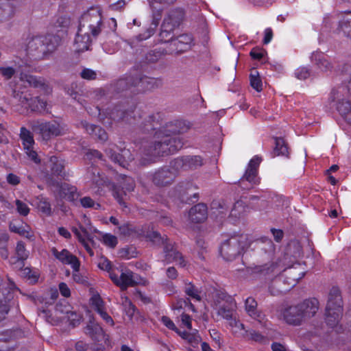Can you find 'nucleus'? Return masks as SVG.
Wrapping results in <instances>:
<instances>
[{
  "instance_id": "nucleus-1",
  "label": "nucleus",
  "mask_w": 351,
  "mask_h": 351,
  "mask_svg": "<svg viewBox=\"0 0 351 351\" xmlns=\"http://www.w3.org/2000/svg\"><path fill=\"white\" fill-rule=\"evenodd\" d=\"M102 19L99 6L92 7L82 15L74 42L75 51L81 52L89 49L93 38L101 32Z\"/></svg>"
},
{
  "instance_id": "nucleus-2",
  "label": "nucleus",
  "mask_w": 351,
  "mask_h": 351,
  "mask_svg": "<svg viewBox=\"0 0 351 351\" xmlns=\"http://www.w3.org/2000/svg\"><path fill=\"white\" fill-rule=\"evenodd\" d=\"M213 309L218 315L228 321V326L232 335L237 337H244L248 335V330L244 325L236 317H232V299L226 293L215 291L213 295L211 303Z\"/></svg>"
},
{
  "instance_id": "nucleus-3",
  "label": "nucleus",
  "mask_w": 351,
  "mask_h": 351,
  "mask_svg": "<svg viewBox=\"0 0 351 351\" xmlns=\"http://www.w3.org/2000/svg\"><path fill=\"white\" fill-rule=\"evenodd\" d=\"M343 312V302L341 292L338 287L332 286L330 289V338L332 341L337 340L334 338V332L338 335L344 331L342 325L339 324Z\"/></svg>"
},
{
  "instance_id": "nucleus-4",
  "label": "nucleus",
  "mask_w": 351,
  "mask_h": 351,
  "mask_svg": "<svg viewBox=\"0 0 351 351\" xmlns=\"http://www.w3.org/2000/svg\"><path fill=\"white\" fill-rule=\"evenodd\" d=\"M182 147L180 140L176 137L165 135L161 131L156 133V141L151 153L153 155L160 156L176 152Z\"/></svg>"
},
{
  "instance_id": "nucleus-5",
  "label": "nucleus",
  "mask_w": 351,
  "mask_h": 351,
  "mask_svg": "<svg viewBox=\"0 0 351 351\" xmlns=\"http://www.w3.org/2000/svg\"><path fill=\"white\" fill-rule=\"evenodd\" d=\"M245 235H234L226 240L220 247V254L227 261L234 260L244 250L247 245Z\"/></svg>"
},
{
  "instance_id": "nucleus-6",
  "label": "nucleus",
  "mask_w": 351,
  "mask_h": 351,
  "mask_svg": "<svg viewBox=\"0 0 351 351\" xmlns=\"http://www.w3.org/2000/svg\"><path fill=\"white\" fill-rule=\"evenodd\" d=\"M78 228L73 227L72 231L78 241L84 245L90 256H93V252L89 247L88 241H91V233L95 231L91 226L90 219L86 216H82L77 222Z\"/></svg>"
},
{
  "instance_id": "nucleus-7",
  "label": "nucleus",
  "mask_w": 351,
  "mask_h": 351,
  "mask_svg": "<svg viewBox=\"0 0 351 351\" xmlns=\"http://www.w3.org/2000/svg\"><path fill=\"white\" fill-rule=\"evenodd\" d=\"M14 98L23 108L22 112L30 109L32 111L43 112L47 109L46 101L38 97L32 98L27 92H14Z\"/></svg>"
},
{
  "instance_id": "nucleus-8",
  "label": "nucleus",
  "mask_w": 351,
  "mask_h": 351,
  "mask_svg": "<svg viewBox=\"0 0 351 351\" xmlns=\"http://www.w3.org/2000/svg\"><path fill=\"white\" fill-rule=\"evenodd\" d=\"M146 237L152 242L159 244L160 242L165 243V252L166 254V259L168 262L176 261L181 267H184V260L181 254L173 248L171 243H167V239L161 238L160 234L156 232H152L146 235Z\"/></svg>"
},
{
  "instance_id": "nucleus-9",
  "label": "nucleus",
  "mask_w": 351,
  "mask_h": 351,
  "mask_svg": "<svg viewBox=\"0 0 351 351\" xmlns=\"http://www.w3.org/2000/svg\"><path fill=\"white\" fill-rule=\"evenodd\" d=\"M176 1V0H152L150 2V6L153 11L152 25H154V27L149 28L146 35L141 36V40H145L154 34L155 29L158 26L160 20V11Z\"/></svg>"
},
{
  "instance_id": "nucleus-10",
  "label": "nucleus",
  "mask_w": 351,
  "mask_h": 351,
  "mask_svg": "<svg viewBox=\"0 0 351 351\" xmlns=\"http://www.w3.org/2000/svg\"><path fill=\"white\" fill-rule=\"evenodd\" d=\"M278 317L289 325L300 326L304 323L298 305L282 308Z\"/></svg>"
},
{
  "instance_id": "nucleus-11",
  "label": "nucleus",
  "mask_w": 351,
  "mask_h": 351,
  "mask_svg": "<svg viewBox=\"0 0 351 351\" xmlns=\"http://www.w3.org/2000/svg\"><path fill=\"white\" fill-rule=\"evenodd\" d=\"M20 138L27 156L35 163H39L40 158L34 150V140L32 132L25 128H21Z\"/></svg>"
},
{
  "instance_id": "nucleus-12",
  "label": "nucleus",
  "mask_w": 351,
  "mask_h": 351,
  "mask_svg": "<svg viewBox=\"0 0 351 351\" xmlns=\"http://www.w3.org/2000/svg\"><path fill=\"white\" fill-rule=\"evenodd\" d=\"M45 39L42 36L29 38L27 40L25 48L27 53L35 56L36 58H42L46 52V47L44 43Z\"/></svg>"
},
{
  "instance_id": "nucleus-13",
  "label": "nucleus",
  "mask_w": 351,
  "mask_h": 351,
  "mask_svg": "<svg viewBox=\"0 0 351 351\" xmlns=\"http://www.w3.org/2000/svg\"><path fill=\"white\" fill-rule=\"evenodd\" d=\"M110 277L111 280L122 289H125L128 287L141 283L137 275L128 270L123 271L119 277L112 272H110Z\"/></svg>"
},
{
  "instance_id": "nucleus-14",
  "label": "nucleus",
  "mask_w": 351,
  "mask_h": 351,
  "mask_svg": "<svg viewBox=\"0 0 351 351\" xmlns=\"http://www.w3.org/2000/svg\"><path fill=\"white\" fill-rule=\"evenodd\" d=\"M304 322L315 315L319 310V302L315 298L304 300L298 304Z\"/></svg>"
},
{
  "instance_id": "nucleus-15",
  "label": "nucleus",
  "mask_w": 351,
  "mask_h": 351,
  "mask_svg": "<svg viewBox=\"0 0 351 351\" xmlns=\"http://www.w3.org/2000/svg\"><path fill=\"white\" fill-rule=\"evenodd\" d=\"M182 12L180 10H177L165 19L162 25V31L160 34L162 39L167 40L166 38H167L168 36L171 35V31L182 18Z\"/></svg>"
},
{
  "instance_id": "nucleus-16",
  "label": "nucleus",
  "mask_w": 351,
  "mask_h": 351,
  "mask_svg": "<svg viewBox=\"0 0 351 351\" xmlns=\"http://www.w3.org/2000/svg\"><path fill=\"white\" fill-rule=\"evenodd\" d=\"M38 129L44 140H48L51 137L62 134V128L59 123L53 122L41 123L38 125Z\"/></svg>"
},
{
  "instance_id": "nucleus-17",
  "label": "nucleus",
  "mask_w": 351,
  "mask_h": 351,
  "mask_svg": "<svg viewBox=\"0 0 351 351\" xmlns=\"http://www.w3.org/2000/svg\"><path fill=\"white\" fill-rule=\"evenodd\" d=\"M53 255L62 263L70 265L73 269L80 267V262L76 256L71 254L67 250H62L58 251L56 248L51 249Z\"/></svg>"
},
{
  "instance_id": "nucleus-18",
  "label": "nucleus",
  "mask_w": 351,
  "mask_h": 351,
  "mask_svg": "<svg viewBox=\"0 0 351 351\" xmlns=\"http://www.w3.org/2000/svg\"><path fill=\"white\" fill-rule=\"evenodd\" d=\"M338 21V28L345 36L351 38V11L341 12L335 16Z\"/></svg>"
},
{
  "instance_id": "nucleus-19",
  "label": "nucleus",
  "mask_w": 351,
  "mask_h": 351,
  "mask_svg": "<svg viewBox=\"0 0 351 351\" xmlns=\"http://www.w3.org/2000/svg\"><path fill=\"white\" fill-rule=\"evenodd\" d=\"M250 207L246 204V201L239 199L237 201L230 210L229 218L232 222L243 219L250 212Z\"/></svg>"
},
{
  "instance_id": "nucleus-20",
  "label": "nucleus",
  "mask_w": 351,
  "mask_h": 351,
  "mask_svg": "<svg viewBox=\"0 0 351 351\" xmlns=\"http://www.w3.org/2000/svg\"><path fill=\"white\" fill-rule=\"evenodd\" d=\"M261 162V158L256 156L253 157L247 166L245 173L242 180H246L251 184H257L258 178L257 177L258 167Z\"/></svg>"
},
{
  "instance_id": "nucleus-21",
  "label": "nucleus",
  "mask_w": 351,
  "mask_h": 351,
  "mask_svg": "<svg viewBox=\"0 0 351 351\" xmlns=\"http://www.w3.org/2000/svg\"><path fill=\"white\" fill-rule=\"evenodd\" d=\"M189 219L193 223H201L207 218V208L203 204H199L191 208L189 213Z\"/></svg>"
},
{
  "instance_id": "nucleus-22",
  "label": "nucleus",
  "mask_w": 351,
  "mask_h": 351,
  "mask_svg": "<svg viewBox=\"0 0 351 351\" xmlns=\"http://www.w3.org/2000/svg\"><path fill=\"white\" fill-rule=\"evenodd\" d=\"M257 303L252 298H247L245 300V311L248 315L259 323H263L265 315L257 310Z\"/></svg>"
},
{
  "instance_id": "nucleus-23",
  "label": "nucleus",
  "mask_w": 351,
  "mask_h": 351,
  "mask_svg": "<svg viewBox=\"0 0 351 351\" xmlns=\"http://www.w3.org/2000/svg\"><path fill=\"white\" fill-rule=\"evenodd\" d=\"M18 3H10L0 0V23L9 20L14 14Z\"/></svg>"
},
{
  "instance_id": "nucleus-24",
  "label": "nucleus",
  "mask_w": 351,
  "mask_h": 351,
  "mask_svg": "<svg viewBox=\"0 0 351 351\" xmlns=\"http://www.w3.org/2000/svg\"><path fill=\"white\" fill-rule=\"evenodd\" d=\"M175 175V171H171L168 169H163L155 173L154 181L158 185L167 184L173 180Z\"/></svg>"
},
{
  "instance_id": "nucleus-25",
  "label": "nucleus",
  "mask_w": 351,
  "mask_h": 351,
  "mask_svg": "<svg viewBox=\"0 0 351 351\" xmlns=\"http://www.w3.org/2000/svg\"><path fill=\"white\" fill-rule=\"evenodd\" d=\"M106 154L112 161L115 163H118L120 166L125 167L128 166V160H125V157L129 156V151L127 149L121 150V154H116V150L112 149H108L106 151Z\"/></svg>"
},
{
  "instance_id": "nucleus-26",
  "label": "nucleus",
  "mask_w": 351,
  "mask_h": 351,
  "mask_svg": "<svg viewBox=\"0 0 351 351\" xmlns=\"http://www.w3.org/2000/svg\"><path fill=\"white\" fill-rule=\"evenodd\" d=\"M336 109L343 119L348 124L351 125V101L343 99L342 101H338Z\"/></svg>"
},
{
  "instance_id": "nucleus-27",
  "label": "nucleus",
  "mask_w": 351,
  "mask_h": 351,
  "mask_svg": "<svg viewBox=\"0 0 351 351\" xmlns=\"http://www.w3.org/2000/svg\"><path fill=\"white\" fill-rule=\"evenodd\" d=\"M60 195L69 201L74 202L79 196L75 186L64 183L60 186Z\"/></svg>"
},
{
  "instance_id": "nucleus-28",
  "label": "nucleus",
  "mask_w": 351,
  "mask_h": 351,
  "mask_svg": "<svg viewBox=\"0 0 351 351\" xmlns=\"http://www.w3.org/2000/svg\"><path fill=\"white\" fill-rule=\"evenodd\" d=\"M84 128L87 133L98 138L100 141H104L108 138V135L106 131L99 126L86 123L84 125Z\"/></svg>"
},
{
  "instance_id": "nucleus-29",
  "label": "nucleus",
  "mask_w": 351,
  "mask_h": 351,
  "mask_svg": "<svg viewBox=\"0 0 351 351\" xmlns=\"http://www.w3.org/2000/svg\"><path fill=\"white\" fill-rule=\"evenodd\" d=\"M178 334L184 339H186L193 346H196L199 342L201 337L197 330H193L191 332L186 331H178Z\"/></svg>"
},
{
  "instance_id": "nucleus-30",
  "label": "nucleus",
  "mask_w": 351,
  "mask_h": 351,
  "mask_svg": "<svg viewBox=\"0 0 351 351\" xmlns=\"http://www.w3.org/2000/svg\"><path fill=\"white\" fill-rule=\"evenodd\" d=\"M192 43V38L189 35H181L177 40H173L175 45H177V51L179 52L184 51L189 49Z\"/></svg>"
},
{
  "instance_id": "nucleus-31",
  "label": "nucleus",
  "mask_w": 351,
  "mask_h": 351,
  "mask_svg": "<svg viewBox=\"0 0 351 351\" xmlns=\"http://www.w3.org/2000/svg\"><path fill=\"white\" fill-rule=\"evenodd\" d=\"M312 61L322 70L327 71L328 68V55L320 51L313 53L311 56Z\"/></svg>"
},
{
  "instance_id": "nucleus-32",
  "label": "nucleus",
  "mask_w": 351,
  "mask_h": 351,
  "mask_svg": "<svg viewBox=\"0 0 351 351\" xmlns=\"http://www.w3.org/2000/svg\"><path fill=\"white\" fill-rule=\"evenodd\" d=\"M250 82L251 86L256 91L260 92L262 90L263 82L261 79L259 73L256 69L251 71L250 75Z\"/></svg>"
},
{
  "instance_id": "nucleus-33",
  "label": "nucleus",
  "mask_w": 351,
  "mask_h": 351,
  "mask_svg": "<svg viewBox=\"0 0 351 351\" xmlns=\"http://www.w3.org/2000/svg\"><path fill=\"white\" fill-rule=\"evenodd\" d=\"M47 167H49L53 174H60L64 167L62 160H59L56 156L50 158L47 162Z\"/></svg>"
},
{
  "instance_id": "nucleus-34",
  "label": "nucleus",
  "mask_w": 351,
  "mask_h": 351,
  "mask_svg": "<svg viewBox=\"0 0 351 351\" xmlns=\"http://www.w3.org/2000/svg\"><path fill=\"white\" fill-rule=\"evenodd\" d=\"M274 153L278 156H286L288 154V147L284 139L281 138H275Z\"/></svg>"
},
{
  "instance_id": "nucleus-35",
  "label": "nucleus",
  "mask_w": 351,
  "mask_h": 351,
  "mask_svg": "<svg viewBox=\"0 0 351 351\" xmlns=\"http://www.w3.org/2000/svg\"><path fill=\"white\" fill-rule=\"evenodd\" d=\"M87 332L97 340L104 337L102 328L97 324L90 322L87 326Z\"/></svg>"
},
{
  "instance_id": "nucleus-36",
  "label": "nucleus",
  "mask_w": 351,
  "mask_h": 351,
  "mask_svg": "<svg viewBox=\"0 0 351 351\" xmlns=\"http://www.w3.org/2000/svg\"><path fill=\"white\" fill-rule=\"evenodd\" d=\"M10 229L12 232H14L16 233H18L21 236H23L27 239H32L34 237V234L32 231L31 230V228L26 226L25 227L23 226H10Z\"/></svg>"
},
{
  "instance_id": "nucleus-37",
  "label": "nucleus",
  "mask_w": 351,
  "mask_h": 351,
  "mask_svg": "<svg viewBox=\"0 0 351 351\" xmlns=\"http://www.w3.org/2000/svg\"><path fill=\"white\" fill-rule=\"evenodd\" d=\"M121 302L123 306V311L125 312L126 315L131 317L134 315L135 311L134 306L132 305V302L125 295H121Z\"/></svg>"
},
{
  "instance_id": "nucleus-38",
  "label": "nucleus",
  "mask_w": 351,
  "mask_h": 351,
  "mask_svg": "<svg viewBox=\"0 0 351 351\" xmlns=\"http://www.w3.org/2000/svg\"><path fill=\"white\" fill-rule=\"evenodd\" d=\"M38 209L47 215H50L51 213V205L47 199L43 197H38Z\"/></svg>"
},
{
  "instance_id": "nucleus-39",
  "label": "nucleus",
  "mask_w": 351,
  "mask_h": 351,
  "mask_svg": "<svg viewBox=\"0 0 351 351\" xmlns=\"http://www.w3.org/2000/svg\"><path fill=\"white\" fill-rule=\"evenodd\" d=\"M122 181L121 182V185L122 189L124 190L123 193L125 195L126 192H130L134 190V181L130 177L127 176H121V177Z\"/></svg>"
},
{
  "instance_id": "nucleus-40",
  "label": "nucleus",
  "mask_w": 351,
  "mask_h": 351,
  "mask_svg": "<svg viewBox=\"0 0 351 351\" xmlns=\"http://www.w3.org/2000/svg\"><path fill=\"white\" fill-rule=\"evenodd\" d=\"M15 206L16 212L21 216H27L30 211L29 206L21 199L15 200Z\"/></svg>"
},
{
  "instance_id": "nucleus-41",
  "label": "nucleus",
  "mask_w": 351,
  "mask_h": 351,
  "mask_svg": "<svg viewBox=\"0 0 351 351\" xmlns=\"http://www.w3.org/2000/svg\"><path fill=\"white\" fill-rule=\"evenodd\" d=\"M119 232L124 237L134 236L137 234L135 228L132 225L128 223L119 226Z\"/></svg>"
},
{
  "instance_id": "nucleus-42",
  "label": "nucleus",
  "mask_w": 351,
  "mask_h": 351,
  "mask_svg": "<svg viewBox=\"0 0 351 351\" xmlns=\"http://www.w3.org/2000/svg\"><path fill=\"white\" fill-rule=\"evenodd\" d=\"M70 24V19L66 15H62L58 16L53 23L55 28H65L67 27Z\"/></svg>"
},
{
  "instance_id": "nucleus-43",
  "label": "nucleus",
  "mask_w": 351,
  "mask_h": 351,
  "mask_svg": "<svg viewBox=\"0 0 351 351\" xmlns=\"http://www.w3.org/2000/svg\"><path fill=\"white\" fill-rule=\"evenodd\" d=\"M90 304L97 311V313L104 309L103 301L101 297L97 294H95L91 297Z\"/></svg>"
},
{
  "instance_id": "nucleus-44",
  "label": "nucleus",
  "mask_w": 351,
  "mask_h": 351,
  "mask_svg": "<svg viewBox=\"0 0 351 351\" xmlns=\"http://www.w3.org/2000/svg\"><path fill=\"white\" fill-rule=\"evenodd\" d=\"M16 253L19 260L23 261L27 258L28 252L26 250L22 242H18L16 247Z\"/></svg>"
},
{
  "instance_id": "nucleus-45",
  "label": "nucleus",
  "mask_w": 351,
  "mask_h": 351,
  "mask_svg": "<svg viewBox=\"0 0 351 351\" xmlns=\"http://www.w3.org/2000/svg\"><path fill=\"white\" fill-rule=\"evenodd\" d=\"M186 293L196 301L201 300V296L198 291L194 287L193 285L189 284L185 287Z\"/></svg>"
},
{
  "instance_id": "nucleus-46",
  "label": "nucleus",
  "mask_w": 351,
  "mask_h": 351,
  "mask_svg": "<svg viewBox=\"0 0 351 351\" xmlns=\"http://www.w3.org/2000/svg\"><path fill=\"white\" fill-rule=\"evenodd\" d=\"M21 80L33 86H38L40 84L36 77L31 75H21Z\"/></svg>"
},
{
  "instance_id": "nucleus-47",
  "label": "nucleus",
  "mask_w": 351,
  "mask_h": 351,
  "mask_svg": "<svg viewBox=\"0 0 351 351\" xmlns=\"http://www.w3.org/2000/svg\"><path fill=\"white\" fill-rule=\"evenodd\" d=\"M80 203L84 208H94L97 209L100 207V205L95 203L93 199L89 197H84L80 199Z\"/></svg>"
},
{
  "instance_id": "nucleus-48",
  "label": "nucleus",
  "mask_w": 351,
  "mask_h": 351,
  "mask_svg": "<svg viewBox=\"0 0 351 351\" xmlns=\"http://www.w3.org/2000/svg\"><path fill=\"white\" fill-rule=\"evenodd\" d=\"M287 274L291 276L292 277V283L291 284V286H295V284L297 283V282L300 280L301 278H303L304 274L303 271H300L297 274V269L295 267L293 268V269H290L289 270H288L287 271Z\"/></svg>"
},
{
  "instance_id": "nucleus-49",
  "label": "nucleus",
  "mask_w": 351,
  "mask_h": 351,
  "mask_svg": "<svg viewBox=\"0 0 351 351\" xmlns=\"http://www.w3.org/2000/svg\"><path fill=\"white\" fill-rule=\"evenodd\" d=\"M102 240L104 243L110 247H114L117 244V237L110 234H104Z\"/></svg>"
},
{
  "instance_id": "nucleus-50",
  "label": "nucleus",
  "mask_w": 351,
  "mask_h": 351,
  "mask_svg": "<svg viewBox=\"0 0 351 351\" xmlns=\"http://www.w3.org/2000/svg\"><path fill=\"white\" fill-rule=\"evenodd\" d=\"M15 71V69L11 66H0V73L6 80L10 79Z\"/></svg>"
},
{
  "instance_id": "nucleus-51",
  "label": "nucleus",
  "mask_w": 351,
  "mask_h": 351,
  "mask_svg": "<svg viewBox=\"0 0 351 351\" xmlns=\"http://www.w3.org/2000/svg\"><path fill=\"white\" fill-rule=\"evenodd\" d=\"M295 75L299 80H305L310 75V72L306 67L302 66L295 70Z\"/></svg>"
},
{
  "instance_id": "nucleus-52",
  "label": "nucleus",
  "mask_w": 351,
  "mask_h": 351,
  "mask_svg": "<svg viewBox=\"0 0 351 351\" xmlns=\"http://www.w3.org/2000/svg\"><path fill=\"white\" fill-rule=\"evenodd\" d=\"M210 336L211 339L215 342L219 348H221L223 345V342L219 332L215 329L209 330Z\"/></svg>"
},
{
  "instance_id": "nucleus-53",
  "label": "nucleus",
  "mask_w": 351,
  "mask_h": 351,
  "mask_svg": "<svg viewBox=\"0 0 351 351\" xmlns=\"http://www.w3.org/2000/svg\"><path fill=\"white\" fill-rule=\"evenodd\" d=\"M97 265L101 269L110 271L111 269L110 262L105 257L101 256L98 259Z\"/></svg>"
},
{
  "instance_id": "nucleus-54",
  "label": "nucleus",
  "mask_w": 351,
  "mask_h": 351,
  "mask_svg": "<svg viewBox=\"0 0 351 351\" xmlns=\"http://www.w3.org/2000/svg\"><path fill=\"white\" fill-rule=\"evenodd\" d=\"M73 270H74V272L73 274V280L80 284H83V285L86 284L87 282L86 278L82 276L79 273V271H78L79 268L77 269H73Z\"/></svg>"
},
{
  "instance_id": "nucleus-55",
  "label": "nucleus",
  "mask_w": 351,
  "mask_h": 351,
  "mask_svg": "<svg viewBox=\"0 0 351 351\" xmlns=\"http://www.w3.org/2000/svg\"><path fill=\"white\" fill-rule=\"evenodd\" d=\"M8 183L12 186H16L20 183V178L14 173H9L6 176Z\"/></svg>"
},
{
  "instance_id": "nucleus-56",
  "label": "nucleus",
  "mask_w": 351,
  "mask_h": 351,
  "mask_svg": "<svg viewBox=\"0 0 351 351\" xmlns=\"http://www.w3.org/2000/svg\"><path fill=\"white\" fill-rule=\"evenodd\" d=\"M161 322L168 328L176 331L177 333L178 331H180L178 329H177L173 322L168 317L162 316L161 317Z\"/></svg>"
},
{
  "instance_id": "nucleus-57",
  "label": "nucleus",
  "mask_w": 351,
  "mask_h": 351,
  "mask_svg": "<svg viewBox=\"0 0 351 351\" xmlns=\"http://www.w3.org/2000/svg\"><path fill=\"white\" fill-rule=\"evenodd\" d=\"M81 76L86 80H93L96 77V73L94 71L86 69L81 72Z\"/></svg>"
},
{
  "instance_id": "nucleus-58",
  "label": "nucleus",
  "mask_w": 351,
  "mask_h": 351,
  "mask_svg": "<svg viewBox=\"0 0 351 351\" xmlns=\"http://www.w3.org/2000/svg\"><path fill=\"white\" fill-rule=\"evenodd\" d=\"M275 269L276 266L274 264H269V265H265L261 267L259 271L265 275H267L271 273H274Z\"/></svg>"
},
{
  "instance_id": "nucleus-59",
  "label": "nucleus",
  "mask_w": 351,
  "mask_h": 351,
  "mask_svg": "<svg viewBox=\"0 0 351 351\" xmlns=\"http://www.w3.org/2000/svg\"><path fill=\"white\" fill-rule=\"evenodd\" d=\"M181 321L183 326H186L189 330H192L191 319L189 315L182 314Z\"/></svg>"
},
{
  "instance_id": "nucleus-60",
  "label": "nucleus",
  "mask_w": 351,
  "mask_h": 351,
  "mask_svg": "<svg viewBox=\"0 0 351 351\" xmlns=\"http://www.w3.org/2000/svg\"><path fill=\"white\" fill-rule=\"evenodd\" d=\"M59 289H60V293L64 297L67 298V297L70 296V295H71L70 289L69 288V287L67 286V285L66 283H64V282L60 283Z\"/></svg>"
},
{
  "instance_id": "nucleus-61",
  "label": "nucleus",
  "mask_w": 351,
  "mask_h": 351,
  "mask_svg": "<svg viewBox=\"0 0 351 351\" xmlns=\"http://www.w3.org/2000/svg\"><path fill=\"white\" fill-rule=\"evenodd\" d=\"M273 38L272 29L269 27L266 28L264 31L263 43L267 45L271 42Z\"/></svg>"
},
{
  "instance_id": "nucleus-62",
  "label": "nucleus",
  "mask_w": 351,
  "mask_h": 351,
  "mask_svg": "<svg viewBox=\"0 0 351 351\" xmlns=\"http://www.w3.org/2000/svg\"><path fill=\"white\" fill-rule=\"evenodd\" d=\"M245 338H248L256 341H259L263 339V337L261 334L256 332L254 330H250L248 331V335L245 336Z\"/></svg>"
},
{
  "instance_id": "nucleus-63",
  "label": "nucleus",
  "mask_w": 351,
  "mask_h": 351,
  "mask_svg": "<svg viewBox=\"0 0 351 351\" xmlns=\"http://www.w3.org/2000/svg\"><path fill=\"white\" fill-rule=\"evenodd\" d=\"M189 162L190 164V166H191V167L195 168V167L201 166L202 165V160L200 156H195L194 157L191 158L189 160Z\"/></svg>"
},
{
  "instance_id": "nucleus-64",
  "label": "nucleus",
  "mask_w": 351,
  "mask_h": 351,
  "mask_svg": "<svg viewBox=\"0 0 351 351\" xmlns=\"http://www.w3.org/2000/svg\"><path fill=\"white\" fill-rule=\"evenodd\" d=\"M264 55V51L260 49H252L250 52V56L252 58L256 60H261Z\"/></svg>"
}]
</instances>
